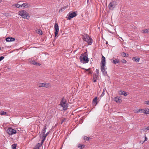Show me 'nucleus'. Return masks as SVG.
<instances>
[{"label": "nucleus", "mask_w": 149, "mask_h": 149, "mask_svg": "<svg viewBox=\"0 0 149 149\" xmlns=\"http://www.w3.org/2000/svg\"><path fill=\"white\" fill-rule=\"evenodd\" d=\"M87 56V55L86 56L84 54H82L79 57L80 62L83 63H87L89 61V59Z\"/></svg>", "instance_id": "1"}, {"label": "nucleus", "mask_w": 149, "mask_h": 149, "mask_svg": "<svg viewBox=\"0 0 149 149\" xmlns=\"http://www.w3.org/2000/svg\"><path fill=\"white\" fill-rule=\"evenodd\" d=\"M18 14L22 16L24 18H26L29 19V16L28 13L24 10H22L19 12Z\"/></svg>", "instance_id": "2"}, {"label": "nucleus", "mask_w": 149, "mask_h": 149, "mask_svg": "<svg viewBox=\"0 0 149 149\" xmlns=\"http://www.w3.org/2000/svg\"><path fill=\"white\" fill-rule=\"evenodd\" d=\"M83 39L84 41L86 42L88 45H91L93 42V40L91 38H90L89 36L87 34H86L84 36L83 38Z\"/></svg>", "instance_id": "3"}, {"label": "nucleus", "mask_w": 149, "mask_h": 149, "mask_svg": "<svg viewBox=\"0 0 149 149\" xmlns=\"http://www.w3.org/2000/svg\"><path fill=\"white\" fill-rule=\"evenodd\" d=\"M68 106V103H60L58 105V107L59 110L62 111L67 110Z\"/></svg>", "instance_id": "4"}, {"label": "nucleus", "mask_w": 149, "mask_h": 149, "mask_svg": "<svg viewBox=\"0 0 149 149\" xmlns=\"http://www.w3.org/2000/svg\"><path fill=\"white\" fill-rule=\"evenodd\" d=\"M116 2L115 1H111L108 6L109 8L111 10H113L116 7Z\"/></svg>", "instance_id": "5"}, {"label": "nucleus", "mask_w": 149, "mask_h": 149, "mask_svg": "<svg viewBox=\"0 0 149 149\" xmlns=\"http://www.w3.org/2000/svg\"><path fill=\"white\" fill-rule=\"evenodd\" d=\"M7 132L9 135H12L16 133L15 130L11 128H8L7 130Z\"/></svg>", "instance_id": "6"}, {"label": "nucleus", "mask_w": 149, "mask_h": 149, "mask_svg": "<svg viewBox=\"0 0 149 149\" xmlns=\"http://www.w3.org/2000/svg\"><path fill=\"white\" fill-rule=\"evenodd\" d=\"M77 15V14L75 12H73L71 13H69L68 15V19L69 20H70L71 19L75 17Z\"/></svg>", "instance_id": "7"}, {"label": "nucleus", "mask_w": 149, "mask_h": 149, "mask_svg": "<svg viewBox=\"0 0 149 149\" xmlns=\"http://www.w3.org/2000/svg\"><path fill=\"white\" fill-rule=\"evenodd\" d=\"M107 68L106 67L101 66V71L102 72L104 76H106L107 75V71L105 70L107 69Z\"/></svg>", "instance_id": "8"}, {"label": "nucleus", "mask_w": 149, "mask_h": 149, "mask_svg": "<svg viewBox=\"0 0 149 149\" xmlns=\"http://www.w3.org/2000/svg\"><path fill=\"white\" fill-rule=\"evenodd\" d=\"M54 28L55 29V36L56 37L58 34L59 31L58 25V24L55 23L54 26Z\"/></svg>", "instance_id": "9"}, {"label": "nucleus", "mask_w": 149, "mask_h": 149, "mask_svg": "<svg viewBox=\"0 0 149 149\" xmlns=\"http://www.w3.org/2000/svg\"><path fill=\"white\" fill-rule=\"evenodd\" d=\"M106 61L105 58L103 56H102L101 58V66H102L104 67L105 65Z\"/></svg>", "instance_id": "10"}, {"label": "nucleus", "mask_w": 149, "mask_h": 149, "mask_svg": "<svg viewBox=\"0 0 149 149\" xmlns=\"http://www.w3.org/2000/svg\"><path fill=\"white\" fill-rule=\"evenodd\" d=\"M38 86L40 87H44L46 88H47L48 87V84L45 83H39L38 84Z\"/></svg>", "instance_id": "11"}, {"label": "nucleus", "mask_w": 149, "mask_h": 149, "mask_svg": "<svg viewBox=\"0 0 149 149\" xmlns=\"http://www.w3.org/2000/svg\"><path fill=\"white\" fill-rule=\"evenodd\" d=\"M119 93L120 94L124 95L125 96H126L127 95V93L124 91H120L119 92Z\"/></svg>", "instance_id": "12"}, {"label": "nucleus", "mask_w": 149, "mask_h": 149, "mask_svg": "<svg viewBox=\"0 0 149 149\" xmlns=\"http://www.w3.org/2000/svg\"><path fill=\"white\" fill-rule=\"evenodd\" d=\"M45 140V139H44L43 138L42 140V141H41V143H38L36 145V146H38V148H39V147H40L42 145V144L43 143V142Z\"/></svg>", "instance_id": "13"}, {"label": "nucleus", "mask_w": 149, "mask_h": 149, "mask_svg": "<svg viewBox=\"0 0 149 149\" xmlns=\"http://www.w3.org/2000/svg\"><path fill=\"white\" fill-rule=\"evenodd\" d=\"M120 62V61L119 59L118 58L116 59L115 60H113L112 61V62L115 64H116Z\"/></svg>", "instance_id": "14"}, {"label": "nucleus", "mask_w": 149, "mask_h": 149, "mask_svg": "<svg viewBox=\"0 0 149 149\" xmlns=\"http://www.w3.org/2000/svg\"><path fill=\"white\" fill-rule=\"evenodd\" d=\"M31 63L33 64L36 65H41L39 63H37V62L35 61H32Z\"/></svg>", "instance_id": "15"}, {"label": "nucleus", "mask_w": 149, "mask_h": 149, "mask_svg": "<svg viewBox=\"0 0 149 149\" xmlns=\"http://www.w3.org/2000/svg\"><path fill=\"white\" fill-rule=\"evenodd\" d=\"M114 100L116 102H120L121 101V100L119 99V97L118 96L115 97Z\"/></svg>", "instance_id": "16"}, {"label": "nucleus", "mask_w": 149, "mask_h": 149, "mask_svg": "<svg viewBox=\"0 0 149 149\" xmlns=\"http://www.w3.org/2000/svg\"><path fill=\"white\" fill-rule=\"evenodd\" d=\"M132 60L136 62H139L140 60L139 58H136L135 57H133L132 58Z\"/></svg>", "instance_id": "17"}, {"label": "nucleus", "mask_w": 149, "mask_h": 149, "mask_svg": "<svg viewBox=\"0 0 149 149\" xmlns=\"http://www.w3.org/2000/svg\"><path fill=\"white\" fill-rule=\"evenodd\" d=\"M8 39H10V42L15 41V40L14 38L10 37H8L6 38L7 40H8Z\"/></svg>", "instance_id": "18"}, {"label": "nucleus", "mask_w": 149, "mask_h": 149, "mask_svg": "<svg viewBox=\"0 0 149 149\" xmlns=\"http://www.w3.org/2000/svg\"><path fill=\"white\" fill-rule=\"evenodd\" d=\"M47 125H45L44 126V127L43 128L42 133L43 134H44L46 132V127Z\"/></svg>", "instance_id": "19"}, {"label": "nucleus", "mask_w": 149, "mask_h": 149, "mask_svg": "<svg viewBox=\"0 0 149 149\" xmlns=\"http://www.w3.org/2000/svg\"><path fill=\"white\" fill-rule=\"evenodd\" d=\"M142 33H147L149 32V29H148L144 30H142Z\"/></svg>", "instance_id": "20"}, {"label": "nucleus", "mask_w": 149, "mask_h": 149, "mask_svg": "<svg viewBox=\"0 0 149 149\" xmlns=\"http://www.w3.org/2000/svg\"><path fill=\"white\" fill-rule=\"evenodd\" d=\"M143 130L145 132H146L147 130H149V126L145 127V128Z\"/></svg>", "instance_id": "21"}, {"label": "nucleus", "mask_w": 149, "mask_h": 149, "mask_svg": "<svg viewBox=\"0 0 149 149\" xmlns=\"http://www.w3.org/2000/svg\"><path fill=\"white\" fill-rule=\"evenodd\" d=\"M84 147L85 145H82L81 144H79L78 146V147L81 149L83 148H84Z\"/></svg>", "instance_id": "22"}, {"label": "nucleus", "mask_w": 149, "mask_h": 149, "mask_svg": "<svg viewBox=\"0 0 149 149\" xmlns=\"http://www.w3.org/2000/svg\"><path fill=\"white\" fill-rule=\"evenodd\" d=\"M49 133V132H48L45 134H43L42 138L45 139L46 136L48 135Z\"/></svg>", "instance_id": "23"}, {"label": "nucleus", "mask_w": 149, "mask_h": 149, "mask_svg": "<svg viewBox=\"0 0 149 149\" xmlns=\"http://www.w3.org/2000/svg\"><path fill=\"white\" fill-rule=\"evenodd\" d=\"M17 146V144H13L12 146V149H17L16 148Z\"/></svg>", "instance_id": "24"}, {"label": "nucleus", "mask_w": 149, "mask_h": 149, "mask_svg": "<svg viewBox=\"0 0 149 149\" xmlns=\"http://www.w3.org/2000/svg\"><path fill=\"white\" fill-rule=\"evenodd\" d=\"M122 56L123 57H128V54H126L125 53L123 52L122 54Z\"/></svg>", "instance_id": "25"}, {"label": "nucleus", "mask_w": 149, "mask_h": 149, "mask_svg": "<svg viewBox=\"0 0 149 149\" xmlns=\"http://www.w3.org/2000/svg\"><path fill=\"white\" fill-rule=\"evenodd\" d=\"M145 114H149V109L148 108L146 109V110H145Z\"/></svg>", "instance_id": "26"}, {"label": "nucleus", "mask_w": 149, "mask_h": 149, "mask_svg": "<svg viewBox=\"0 0 149 149\" xmlns=\"http://www.w3.org/2000/svg\"><path fill=\"white\" fill-rule=\"evenodd\" d=\"M21 5L18 4V3L15 4L13 5V6H15V7H17V8L21 7Z\"/></svg>", "instance_id": "27"}, {"label": "nucleus", "mask_w": 149, "mask_h": 149, "mask_svg": "<svg viewBox=\"0 0 149 149\" xmlns=\"http://www.w3.org/2000/svg\"><path fill=\"white\" fill-rule=\"evenodd\" d=\"M140 113H143L145 114V110L140 109Z\"/></svg>", "instance_id": "28"}, {"label": "nucleus", "mask_w": 149, "mask_h": 149, "mask_svg": "<svg viewBox=\"0 0 149 149\" xmlns=\"http://www.w3.org/2000/svg\"><path fill=\"white\" fill-rule=\"evenodd\" d=\"M66 99L64 97L62 98V99L61 101L60 102H66Z\"/></svg>", "instance_id": "29"}, {"label": "nucleus", "mask_w": 149, "mask_h": 149, "mask_svg": "<svg viewBox=\"0 0 149 149\" xmlns=\"http://www.w3.org/2000/svg\"><path fill=\"white\" fill-rule=\"evenodd\" d=\"M90 139V137H87L86 136H85L84 138V140L86 141H88Z\"/></svg>", "instance_id": "30"}, {"label": "nucleus", "mask_w": 149, "mask_h": 149, "mask_svg": "<svg viewBox=\"0 0 149 149\" xmlns=\"http://www.w3.org/2000/svg\"><path fill=\"white\" fill-rule=\"evenodd\" d=\"M97 97H95L93 100L92 102H97Z\"/></svg>", "instance_id": "31"}, {"label": "nucleus", "mask_w": 149, "mask_h": 149, "mask_svg": "<svg viewBox=\"0 0 149 149\" xmlns=\"http://www.w3.org/2000/svg\"><path fill=\"white\" fill-rule=\"evenodd\" d=\"M66 118H63L61 120V124H62L65 121H66Z\"/></svg>", "instance_id": "32"}, {"label": "nucleus", "mask_w": 149, "mask_h": 149, "mask_svg": "<svg viewBox=\"0 0 149 149\" xmlns=\"http://www.w3.org/2000/svg\"><path fill=\"white\" fill-rule=\"evenodd\" d=\"M98 75H99L98 74H95L93 75V77H95V78H96V79H97L98 77Z\"/></svg>", "instance_id": "33"}, {"label": "nucleus", "mask_w": 149, "mask_h": 149, "mask_svg": "<svg viewBox=\"0 0 149 149\" xmlns=\"http://www.w3.org/2000/svg\"><path fill=\"white\" fill-rule=\"evenodd\" d=\"M105 94V91H104V89L103 91L102 94L100 95V97H102Z\"/></svg>", "instance_id": "34"}, {"label": "nucleus", "mask_w": 149, "mask_h": 149, "mask_svg": "<svg viewBox=\"0 0 149 149\" xmlns=\"http://www.w3.org/2000/svg\"><path fill=\"white\" fill-rule=\"evenodd\" d=\"M6 112L4 111H1V115H3L6 114Z\"/></svg>", "instance_id": "35"}, {"label": "nucleus", "mask_w": 149, "mask_h": 149, "mask_svg": "<svg viewBox=\"0 0 149 149\" xmlns=\"http://www.w3.org/2000/svg\"><path fill=\"white\" fill-rule=\"evenodd\" d=\"M25 8H27L30 6V5L29 4L26 3H25Z\"/></svg>", "instance_id": "36"}, {"label": "nucleus", "mask_w": 149, "mask_h": 149, "mask_svg": "<svg viewBox=\"0 0 149 149\" xmlns=\"http://www.w3.org/2000/svg\"><path fill=\"white\" fill-rule=\"evenodd\" d=\"M38 34H40V35H42V31L41 30H39L38 32Z\"/></svg>", "instance_id": "37"}, {"label": "nucleus", "mask_w": 149, "mask_h": 149, "mask_svg": "<svg viewBox=\"0 0 149 149\" xmlns=\"http://www.w3.org/2000/svg\"><path fill=\"white\" fill-rule=\"evenodd\" d=\"M140 109H137L135 110L134 111V112L135 113H140Z\"/></svg>", "instance_id": "38"}, {"label": "nucleus", "mask_w": 149, "mask_h": 149, "mask_svg": "<svg viewBox=\"0 0 149 149\" xmlns=\"http://www.w3.org/2000/svg\"><path fill=\"white\" fill-rule=\"evenodd\" d=\"M121 62L122 63H126L127 62L126 61L125 59H123L121 60Z\"/></svg>", "instance_id": "39"}, {"label": "nucleus", "mask_w": 149, "mask_h": 149, "mask_svg": "<svg viewBox=\"0 0 149 149\" xmlns=\"http://www.w3.org/2000/svg\"><path fill=\"white\" fill-rule=\"evenodd\" d=\"M25 3H23L22 5H21V7H23L24 8H25Z\"/></svg>", "instance_id": "40"}, {"label": "nucleus", "mask_w": 149, "mask_h": 149, "mask_svg": "<svg viewBox=\"0 0 149 149\" xmlns=\"http://www.w3.org/2000/svg\"><path fill=\"white\" fill-rule=\"evenodd\" d=\"M96 78H95V77H93V80L94 82H96Z\"/></svg>", "instance_id": "41"}, {"label": "nucleus", "mask_w": 149, "mask_h": 149, "mask_svg": "<svg viewBox=\"0 0 149 149\" xmlns=\"http://www.w3.org/2000/svg\"><path fill=\"white\" fill-rule=\"evenodd\" d=\"M4 58V57L3 56H1L0 57V61H1Z\"/></svg>", "instance_id": "42"}, {"label": "nucleus", "mask_w": 149, "mask_h": 149, "mask_svg": "<svg viewBox=\"0 0 149 149\" xmlns=\"http://www.w3.org/2000/svg\"><path fill=\"white\" fill-rule=\"evenodd\" d=\"M145 140L144 141H147L148 140V139L147 138V137H146V134H145Z\"/></svg>", "instance_id": "43"}, {"label": "nucleus", "mask_w": 149, "mask_h": 149, "mask_svg": "<svg viewBox=\"0 0 149 149\" xmlns=\"http://www.w3.org/2000/svg\"><path fill=\"white\" fill-rule=\"evenodd\" d=\"M95 71L96 72L97 74H99V70H98V69H96Z\"/></svg>", "instance_id": "44"}, {"label": "nucleus", "mask_w": 149, "mask_h": 149, "mask_svg": "<svg viewBox=\"0 0 149 149\" xmlns=\"http://www.w3.org/2000/svg\"><path fill=\"white\" fill-rule=\"evenodd\" d=\"M38 146H36L35 148L33 149H39V148H38Z\"/></svg>", "instance_id": "45"}, {"label": "nucleus", "mask_w": 149, "mask_h": 149, "mask_svg": "<svg viewBox=\"0 0 149 149\" xmlns=\"http://www.w3.org/2000/svg\"><path fill=\"white\" fill-rule=\"evenodd\" d=\"M84 69H85L86 71H88L89 70H90L91 69V68H89L88 69H85L84 68Z\"/></svg>", "instance_id": "46"}, {"label": "nucleus", "mask_w": 149, "mask_h": 149, "mask_svg": "<svg viewBox=\"0 0 149 149\" xmlns=\"http://www.w3.org/2000/svg\"><path fill=\"white\" fill-rule=\"evenodd\" d=\"M10 39H8V40H7L6 38V42H10Z\"/></svg>", "instance_id": "47"}, {"label": "nucleus", "mask_w": 149, "mask_h": 149, "mask_svg": "<svg viewBox=\"0 0 149 149\" xmlns=\"http://www.w3.org/2000/svg\"><path fill=\"white\" fill-rule=\"evenodd\" d=\"M92 71H90L89 72V74H92Z\"/></svg>", "instance_id": "48"}, {"label": "nucleus", "mask_w": 149, "mask_h": 149, "mask_svg": "<svg viewBox=\"0 0 149 149\" xmlns=\"http://www.w3.org/2000/svg\"><path fill=\"white\" fill-rule=\"evenodd\" d=\"M63 10H62V8L61 9H60L59 10V12H60L61 11H62Z\"/></svg>", "instance_id": "49"}, {"label": "nucleus", "mask_w": 149, "mask_h": 149, "mask_svg": "<svg viewBox=\"0 0 149 149\" xmlns=\"http://www.w3.org/2000/svg\"><path fill=\"white\" fill-rule=\"evenodd\" d=\"M108 104H105V106H108Z\"/></svg>", "instance_id": "50"}, {"label": "nucleus", "mask_w": 149, "mask_h": 149, "mask_svg": "<svg viewBox=\"0 0 149 149\" xmlns=\"http://www.w3.org/2000/svg\"><path fill=\"white\" fill-rule=\"evenodd\" d=\"M94 104H93V105H94V104H95V105H96V104H97V103H93Z\"/></svg>", "instance_id": "51"}, {"label": "nucleus", "mask_w": 149, "mask_h": 149, "mask_svg": "<svg viewBox=\"0 0 149 149\" xmlns=\"http://www.w3.org/2000/svg\"><path fill=\"white\" fill-rule=\"evenodd\" d=\"M8 14V13H5V14H4V15H6H6H7Z\"/></svg>", "instance_id": "52"}, {"label": "nucleus", "mask_w": 149, "mask_h": 149, "mask_svg": "<svg viewBox=\"0 0 149 149\" xmlns=\"http://www.w3.org/2000/svg\"><path fill=\"white\" fill-rule=\"evenodd\" d=\"M145 102H149V101H147Z\"/></svg>", "instance_id": "53"}, {"label": "nucleus", "mask_w": 149, "mask_h": 149, "mask_svg": "<svg viewBox=\"0 0 149 149\" xmlns=\"http://www.w3.org/2000/svg\"><path fill=\"white\" fill-rule=\"evenodd\" d=\"M2 1L1 0H0V3H1Z\"/></svg>", "instance_id": "54"}, {"label": "nucleus", "mask_w": 149, "mask_h": 149, "mask_svg": "<svg viewBox=\"0 0 149 149\" xmlns=\"http://www.w3.org/2000/svg\"><path fill=\"white\" fill-rule=\"evenodd\" d=\"M89 0H87V2L88 3V2Z\"/></svg>", "instance_id": "55"}, {"label": "nucleus", "mask_w": 149, "mask_h": 149, "mask_svg": "<svg viewBox=\"0 0 149 149\" xmlns=\"http://www.w3.org/2000/svg\"><path fill=\"white\" fill-rule=\"evenodd\" d=\"M147 104L149 105V103H146Z\"/></svg>", "instance_id": "56"}, {"label": "nucleus", "mask_w": 149, "mask_h": 149, "mask_svg": "<svg viewBox=\"0 0 149 149\" xmlns=\"http://www.w3.org/2000/svg\"><path fill=\"white\" fill-rule=\"evenodd\" d=\"M107 43H108V42H106V44H107Z\"/></svg>", "instance_id": "57"}, {"label": "nucleus", "mask_w": 149, "mask_h": 149, "mask_svg": "<svg viewBox=\"0 0 149 149\" xmlns=\"http://www.w3.org/2000/svg\"><path fill=\"white\" fill-rule=\"evenodd\" d=\"M112 60V59H111V61Z\"/></svg>", "instance_id": "58"}]
</instances>
